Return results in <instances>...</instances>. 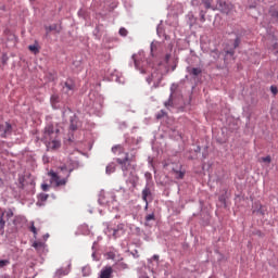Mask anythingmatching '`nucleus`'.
<instances>
[{
    "instance_id": "79ce46f5",
    "label": "nucleus",
    "mask_w": 278,
    "mask_h": 278,
    "mask_svg": "<svg viewBox=\"0 0 278 278\" xmlns=\"http://www.w3.org/2000/svg\"><path fill=\"white\" fill-rule=\"evenodd\" d=\"M153 260L157 261V260H160V256L155 254V255H153Z\"/></svg>"
},
{
    "instance_id": "4468645a",
    "label": "nucleus",
    "mask_w": 278,
    "mask_h": 278,
    "mask_svg": "<svg viewBox=\"0 0 278 278\" xmlns=\"http://www.w3.org/2000/svg\"><path fill=\"white\" fill-rule=\"evenodd\" d=\"M188 73H189V75H193V77H199V75H201L202 71L199 67H192V68H188Z\"/></svg>"
},
{
    "instance_id": "dca6fc26",
    "label": "nucleus",
    "mask_w": 278,
    "mask_h": 278,
    "mask_svg": "<svg viewBox=\"0 0 278 278\" xmlns=\"http://www.w3.org/2000/svg\"><path fill=\"white\" fill-rule=\"evenodd\" d=\"M202 3L204 4L206 10H216V8L212 5V0H202Z\"/></svg>"
},
{
    "instance_id": "4c0bfd02",
    "label": "nucleus",
    "mask_w": 278,
    "mask_h": 278,
    "mask_svg": "<svg viewBox=\"0 0 278 278\" xmlns=\"http://www.w3.org/2000/svg\"><path fill=\"white\" fill-rule=\"evenodd\" d=\"M61 170H66L67 177L71 175V172H68V168L65 165L61 167Z\"/></svg>"
},
{
    "instance_id": "a19ab883",
    "label": "nucleus",
    "mask_w": 278,
    "mask_h": 278,
    "mask_svg": "<svg viewBox=\"0 0 278 278\" xmlns=\"http://www.w3.org/2000/svg\"><path fill=\"white\" fill-rule=\"evenodd\" d=\"M0 278H12L10 275H2Z\"/></svg>"
},
{
    "instance_id": "393cba45",
    "label": "nucleus",
    "mask_w": 278,
    "mask_h": 278,
    "mask_svg": "<svg viewBox=\"0 0 278 278\" xmlns=\"http://www.w3.org/2000/svg\"><path fill=\"white\" fill-rule=\"evenodd\" d=\"M131 58H132L136 68H140V62L138 61V56L136 54H132Z\"/></svg>"
},
{
    "instance_id": "cd10ccee",
    "label": "nucleus",
    "mask_w": 278,
    "mask_h": 278,
    "mask_svg": "<svg viewBox=\"0 0 278 278\" xmlns=\"http://www.w3.org/2000/svg\"><path fill=\"white\" fill-rule=\"evenodd\" d=\"M150 220H155V214H149L146 216V222L149 223Z\"/></svg>"
},
{
    "instance_id": "9d476101",
    "label": "nucleus",
    "mask_w": 278,
    "mask_h": 278,
    "mask_svg": "<svg viewBox=\"0 0 278 278\" xmlns=\"http://www.w3.org/2000/svg\"><path fill=\"white\" fill-rule=\"evenodd\" d=\"M71 273V264L66 267H61L55 271L56 277H66Z\"/></svg>"
},
{
    "instance_id": "a211bd4d",
    "label": "nucleus",
    "mask_w": 278,
    "mask_h": 278,
    "mask_svg": "<svg viewBox=\"0 0 278 278\" xmlns=\"http://www.w3.org/2000/svg\"><path fill=\"white\" fill-rule=\"evenodd\" d=\"M28 49L29 51H31V53H35V55H37V53H40V49H38V43L28 46Z\"/></svg>"
},
{
    "instance_id": "72a5a7b5",
    "label": "nucleus",
    "mask_w": 278,
    "mask_h": 278,
    "mask_svg": "<svg viewBox=\"0 0 278 278\" xmlns=\"http://www.w3.org/2000/svg\"><path fill=\"white\" fill-rule=\"evenodd\" d=\"M70 129H72V131H76L77 125H75V121H72V124H71V126H70Z\"/></svg>"
},
{
    "instance_id": "6e6552de",
    "label": "nucleus",
    "mask_w": 278,
    "mask_h": 278,
    "mask_svg": "<svg viewBox=\"0 0 278 278\" xmlns=\"http://www.w3.org/2000/svg\"><path fill=\"white\" fill-rule=\"evenodd\" d=\"M75 90V83H73L72 79H67L65 83H64V86H63V92L65 94H73V91Z\"/></svg>"
},
{
    "instance_id": "423d86ee",
    "label": "nucleus",
    "mask_w": 278,
    "mask_h": 278,
    "mask_svg": "<svg viewBox=\"0 0 278 278\" xmlns=\"http://www.w3.org/2000/svg\"><path fill=\"white\" fill-rule=\"evenodd\" d=\"M215 10H219L223 14H229L233 10V4L227 3L223 0H217V4L214 7Z\"/></svg>"
},
{
    "instance_id": "7ed1b4c3",
    "label": "nucleus",
    "mask_w": 278,
    "mask_h": 278,
    "mask_svg": "<svg viewBox=\"0 0 278 278\" xmlns=\"http://www.w3.org/2000/svg\"><path fill=\"white\" fill-rule=\"evenodd\" d=\"M48 176L50 177L51 184H54L56 188H60V186H66L68 179L67 178H60L58 173L50 170L48 173Z\"/></svg>"
},
{
    "instance_id": "0eeeda50",
    "label": "nucleus",
    "mask_w": 278,
    "mask_h": 278,
    "mask_svg": "<svg viewBox=\"0 0 278 278\" xmlns=\"http://www.w3.org/2000/svg\"><path fill=\"white\" fill-rule=\"evenodd\" d=\"M12 136V124L4 122L0 124V138H8Z\"/></svg>"
},
{
    "instance_id": "20e7f679",
    "label": "nucleus",
    "mask_w": 278,
    "mask_h": 278,
    "mask_svg": "<svg viewBox=\"0 0 278 278\" xmlns=\"http://www.w3.org/2000/svg\"><path fill=\"white\" fill-rule=\"evenodd\" d=\"M106 233L112 236L115 240L116 238H121V236H125V225L118 224L115 228L108 227Z\"/></svg>"
},
{
    "instance_id": "473e14b6",
    "label": "nucleus",
    "mask_w": 278,
    "mask_h": 278,
    "mask_svg": "<svg viewBox=\"0 0 278 278\" xmlns=\"http://www.w3.org/2000/svg\"><path fill=\"white\" fill-rule=\"evenodd\" d=\"M144 177H146L147 181H151V179H153V176H152L151 173H149V172H147V173L144 174Z\"/></svg>"
},
{
    "instance_id": "6ab92c4d",
    "label": "nucleus",
    "mask_w": 278,
    "mask_h": 278,
    "mask_svg": "<svg viewBox=\"0 0 278 278\" xmlns=\"http://www.w3.org/2000/svg\"><path fill=\"white\" fill-rule=\"evenodd\" d=\"M116 268H117V270H127V268H129V265H127L126 263L121 262V263L116 264Z\"/></svg>"
},
{
    "instance_id": "c85d7f7f",
    "label": "nucleus",
    "mask_w": 278,
    "mask_h": 278,
    "mask_svg": "<svg viewBox=\"0 0 278 278\" xmlns=\"http://www.w3.org/2000/svg\"><path fill=\"white\" fill-rule=\"evenodd\" d=\"M127 34H128L127 28H124V27L119 28V36L125 37L127 36Z\"/></svg>"
},
{
    "instance_id": "4be33fe9",
    "label": "nucleus",
    "mask_w": 278,
    "mask_h": 278,
    "mask_svg": "<svg viewBox=\"0 0 278 278\" xmlns=\"http://www.w3.org/2000/svg\"><path fill=\"white\" fill-rule=\"evenodd\" d=\"M260 162H264L265 164H270L273 162V159L270 155L264 156L260 159Z\"/></svg>"
},
{
    "instance_id": "49530a36",
    "label": "nucleus",
    "mask_w": 278,
    "mask_h": 278,
    "mask_svg": "<svg viewBox=\"0 0 278 278\" xmlns=\"http://www.w3.org/2000/svg\"><path fill=\"white\" fill-rule=\"evenodd\" d=\"M275 48L278 49V43H275Z\"/></svg>"
},
{
    "instance_id": "5701e85b",
    "label": "nucleus",
    "mask_w": 278,
    "mask_h": 278,
    "mask_svg": "<svg viewBox=\"0 0 278 278\" xmlns=\"http://www.w3.org/2000/svg\"><path fill=\"white\" fill-rule=\"evenodd\" d=\"M151 80H153V79H156V81H162V79H163V76L162 75H157V73H152V75H151Z\"/></svg>"
},
{
    "instance_id": "a18cd8bd",
    "label": "nucleus",
    "mask_w": 278,
    "mask_h": 278,
    "mask_svg": "<svg viewBox=\"0 0 278 278\" xmlns=\"http://www.w3.org/2000/svg\"><path fill=\"white\" fill-rule=\"evenodd\" d=\"M153 49H154V46H153V45H151V53H153Z\"/></svg>"
},
{
    "instance_id": "b1692460",
    "label": "nucleus",
    "mask_w": 278,
    "mask_h": 278,
    "mask_svg": "<svg viewBox=\"0 0 278 278\" xmlns=\"http://www.w3.org/2000/svg\"><path fill=\"white\" fill-rule=\"evenodd\" d=\"M5 266H10V260H0V268H5Z\"/></svg>"
},
{
    "instance_id": "c03bdc74",
    "label": "nucleus",
    "mask_w": 278,
    "mask_h": 278,
    "mask_svg": "<svg viewBox=\"0 0 278 278\" xmlns=\"http://www.w3.org/2000/svg\"><path fill=\"white\" fill-rule=\"evenodd\" d=\"M229 55H233V51H227Z\"/></svg>"
},
{
    "instance_id": "58836bf2",
    "label": "nucleus",
    "mask_w": 278,
    "mask_h": 278,
    "mask_svg": "<svg viewBox=\"0 0 278 278\" xmlns=\"http://www.w3.org/2000/svg\"><path fill=\"white\" fill-rule=\"evenodd\" d=\"M201 21L202 23H205V13H203V11H201Z\"/></svg>"
},
{
    "instance_id": "2eb2a0df",
    "label": "nucleus",
    "mask_w": 278,
    "mask_h": 278,
    "mask_svg": "<svg viewBox=\"0 0 278 278\" xmlns=\"http://www.w3.org/2000/svg\"><path fill=\"white\" fill-rule=\"evenodd\" d=\"M50 103H51L52 108H55V105H58V103H60V96L52 94L50 98Z\"/></svg>"
},
{
    "instance_id": "f8f14e48",
    "label": "nucleus",
    "mask_w": 278,
    "mask_h": 278,
    "mask_svg": "<svg viewBox=\"0 0 278 278\" xmlns=\"http://www.w3.org/2000/svg\"><path fill=\"white\" fill-rule=\"evenodd\" d=\"M46 30L47 34H49L50 31H56V34H60V31H62V28H60L58 24H52L50 26H46Z\"/></svg>"
},
{
    "instance_id": "e433bc0d",
    "label": "nucleus",
    "mask_w": 278,
    "mask_h": 278,
    "mask_svg": "<svg viewBox=\"0 0 278 278\" xmlns=\"http://www.w3.org/2000/svg\"><path fill=\"white\" fill-rule=\"evenodd\" d=\"M39 199L40 201H47L49 199V195L43 193L39 197Z\"/></svg>"
},
{
    "instance_id": "39448f33",
    "label": "nucleus",
    "mask_w": 278,
    "mask_h": 278,
    "mask_svg": "<svg viewBox=\"0 0 278 278\" xmlns=\"http://www.w3.org/2000/svg\"><path fill=\"white\" fill-rule=\"evenodd\" d=\"M14 216L12 210L9 211H0V233H3V229L5 227V222L10 220Z\"/></svg>"
},
{
    "instance_id": "2f4dec72",
    "label": "nucleus",
    "mask_w": 278,
    "mask_h": 278,
    "mask_svg": "<svg viewBox=\"0 0 278 278\" xmlns=\"http://www.w3.org/2000/svg\"><path fill=\"white\" fill-rule=\"evenodd\" d=\"M164 116H166V112H164V110H162V111L156 115V118H157V119L164 118Z\"/></svg>"
},
{
    "instance_id": "f257e3e1",
    "label": "nucleus",
    "mask_w": 278,
    "mask_h": 278,
    "mask_svg": "<svg viewBox=\"0 0 278 278\" xmlns=\"http://www.w3.org/2000/svg\"><path fill=\"white\" fill-rule=\"evenodd\" d=\"M116 162L119 164L124 177H131L132 181H138V175H136V170H138L136 152L130 155L129 153H125V157L116 159Z\"/></svg>"
},
{
    "instance_id": "f03ea898",
    "label": "nucleus",
    "mask_w": 278,
    "mask_h": 278,
    "mask_svg": "<svg viewBox=\"0 0 278 278\" xmlns=\"http://www.w3.org/2000/svg\"><path fill=\"white\" fill-rule=\"evenodd\" d=\"M60 129H55L52 124L45 127L42 141L46 143L48 151H58L62 147L60 141Z\"/></svg>"
},
{
    "instance_id": "412c9836",
    "label": "nucleus",
    "mask_w": 278,
    "mask_h": 278,
    "mask_svg": "<svg viewBox=\"0 0 278 278\" xmlns=\"http://www.w3.org/2000/svg\"><path fill=\"white\" fill-rule=\"evenodd\" d=\"M34 249H36L37 251L40 249H43L45 243L40 242V241H36L33 243Z\"/></svg>"
},
{
    "instance_id": "1a4fd4ad",
    "label": "nucleus",
    "mask_w": 278,
    "mask_h": 278,
    "mask_svg": "<svg viewBox=\"0 0 278 278\" xmlns=\"http://www.w3.org/2000/svg\"><path fill=\"white\" fill-rule=\"evenodd\" d=\"M113 273L114 269H112V266H106L100 271V278H112Z\"/></svg>"
},
{
    "instance_id": "c756f323",
    "label": "nucleus",
    "mask_w": 278,
    "mask_h": 278,
    "mask_svg": "<svg viewBox=\"0 0 278 278\" xmlns=\"http://www.w3.org/2000/svg\"><path fill=\"white\" fill-rule=\"evenodd\" d=\"M30 231L34 233V236L38 235V229L36 228V226H34V224H31L30 226Z\"/></svg>"
},
{
    "instance_id": "37998d69",
    "label": "nucleus",
    "mask_w": 278,
    "mask_h": 278,
    "mask_svg": "<svg viewBox=\"0 0 278 278\" xmlns=\"http://www.w3.org/2000/svg\"><path fill=\"white\" fill-rule=\"evenodd\" d=\"M191 5H197V0H192Z\"/></svg>"
},
{
    "instance_id": "bb28decb",
    "label": "nucleus",
    "mask_w": 278,
    "mask_h": 278,
    "mask_svg": "<svg viewBox=\"0 0 278 278\" xmlns=\"http://www.w3.org/2000/svg\"><path fill=\"white\" fill-rule=\"evenodd\" d=\"M240 42H241L240 37H237L233 42V49H238L240 47Z\"/></svg>"
},
{
    "instance_id": "aec40b11",
    "label": "nucleus",
    "mask_w": 278,
    "mask_h": 278,
    "mask_svg": "<svg viewBox=\"0 0 278 278\" xmlns=\"http://www.w3.org/2000/svg\"><path fill=\"white\" fill-rule=\"evenodd\" d=\"M174 173L176 175V179H184V177L186 176V173L181 170H174Z\"/></svg>"
},
{
    "instance_id": "f704fd0d",
    "label": "nucleus",
    "mask_w": 278,
    "mask_h": 278,
    "mask_svg": "<svg viewBox=\"0 0 278 278\" xmlns=\"http://www.w3.org/2000/svg\"><path fill=\"white\" fill-rule=\"evenodd\" d=\"M270 91H271V93H274V96L278 94V89L275 86L270 87Z\"/></svg>"
},
{
    "instance_id": "9b49d317",
    "label": "nucleus",
    "mask_w": 278,
    "mask_h": 278,
    "mask_svg": "<svg viewBox=\"0 0 278 278\" xmlns=\"http://www.w3.org/2000/svg\"><path fill=\"white\" fill-rule=\"evenodd\" d=\"M149 197H151V188L144 187L142 190V201H144L146 207H149Z\"/></svg>"
},
{
    "instance_id": "ea45409f",
    "label": "nucleus",
    "mask_w": 278,
    "mask_h": 278,
    "mask_svg": "<svg viewBox=\"0 0 278 278\" xmlns=\"http://www.w3.org/2000/svg\"><path fill=\"white\" fill-rule=\"evenodd\" d=\"M41 188L45 192H47V190H49V185H42Z\"/></svg>"
},
{
    "instance_id": "a878e982",
    "label": "nucleus",
    "mask_w": 278,
    "mask_h": 278,
    "mask_svg": "<svg viewBox=\"0 0 278 278\" xmlns=\"http://www.w3.org/2000/svg\"><path fill=\"white\" fill-rule=\"evenodd\" d=\"M165 108H173V96L169 97L168 101L164 103Z\"/></svg>"
},
{
    "instance_id": "7c9ffc66",
    "label": "nucleus",
    "mask_w": 278,
    "mask_h": 278,
    "mask_svg": "<svg viewBox=\"0 0 278 278\" xmlns=\"http://www.w3.org/2000/svg\"><path fill=\"white\" fill-rule=\"evenodd\" d=\"M271 16H273L274 21L277 23L278 22V11H273Z\"/></svg>"
},
{
    "instance_id": "f3484780",
    "label": "nucleus",
    "mask_w": 278,
    "mask_h": 278,
    "mask_svg": "<svg viewBox=\"0 0 278 278\" xmlns=\"http://www.w3.org/2000/svg\"><path fill=\"white\" fill-rule=\"evenodd\" d=\"M116 172V165L114 163H111L106 166V174L112 175V173Z\"/></svg>"
},
{
    "instance_id": "ddd939ff",
    "label": "nucleus",
    "mask_w": 278,
    "mask_h": 278,
    "mask_svg": "<svg viewBox=\"0 0 278 278\" xmlns=\"http://www.w3.org/2000/svg\"><path fill=\"white\" fill-rule=\"evenodd\" d=\"M112 153H114V155H121V153H125V149L121 144L114 146L112 148Z\"/></svg>"
},
{
    "instance_id": "c9c22d12",
    "label": "nucleus",
    "mask_w": 278,
    "mask_h": 278,
    "mask_svg": "<svg viewBox=\"0 0 278 278\" xmlns=\"http://www.w3.org/2000/svg\"><path fill=\"white\" fill-rule=\"evenodd\" d=\"M257 213L264 216L266 214V211L264 210V206L261 205L260 210H257Z\"/></svg>"
}]
</instances>
